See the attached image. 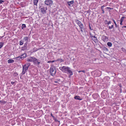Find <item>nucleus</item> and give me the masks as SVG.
<instances>
[{
  "instance_id": "nucleus-41",
  "label": "nucleus",
  "mask_w": 126,
  "mask_h": 126,
  "mask_svg": "<svg viewBox=\"0 0 126 126\" xmlns=\"http://www.w3.org/2000/svg\"><path fill=\"white\" fill-rule=\"evenodd\" d=\"M119 86L120 87V88H121V87H122V86H121V84H119Z\"/></svg>"
},
{
  "instance_id": "nucleus-1",
  "label": "nucleus",
  "mask_w": 126,
  "mask_h": 126,
  "mask_svg": "<svg viewBox=\"0 0 126 126\" xmlns=\"http://www.w3.org/2000/svg\"><path fill=\"white\" fill-rule=\"evenodd\" d=\"M59 69L64 73L69 74V78H70V76L73 74L72 72L70 70V68L68 67L64 66L60 67H59Z\"/></svg>"
},
{
  "instance_id": "nucleus-23",
  "label": "nucleus",
  "mask_w": 126,
  "mask_h": 126,
  "mask_svg": "<svg viewBox=\"0 0 126 126\" xmlns=\"http://www.w3.org/2000/svg\"><path fill=\"white\" fill-rule=\"evenodd\" d=\"M56 61H59L60 62H61L63 61V60L62 59H59L56 60Z\"/></svg>"
},
{
  "instance_id": "nucleus-11",
  "label": "nucleus",
  "mask_w": 126,
  "mask_h": 126,
  "mask_svg": "<svg viewBox=\"0 0 126 126\" xmlns=\"http://www.w3.org/2000/svg\"><path fill=\"white\" fill-rule=\"evenodd\" d=\"M74 98L76 99L81 100L82 99L79 96H76L74 97Z\"/></svg>"
},
{
  "instance_id": "nucleus-27",
  "label": "nucleus",
  "mask_w": 126,
  "mask_h": 126,
  "mask_svg": "<svg viewBox=\"0 0 126 126\" xmlns=\"http://www.w3.org/2000/svg\"><path fill=\"white\" fill-rule=\"evenodd\" d=\"M113 27V25H112L111 26H109V28L110 29H112Z\"/></svg>"
},
{
  "instance_id": "nucleus-21",
  "label": "nucleus",
  "mask_w": 126,
  "mask_h": 126,
  "mask_svg": "<svg viewBox=\"0 0 126 126\" xmlns=\"http://www.w3.org/2000/svg\"><path fill=\"white\" fill-rule=\"evenodd\" d=\"M26 26L25 24H23L22 26V29H24V28H26Z\"/></svg>"
},
{
  "instance_id": "nucleus-5",
  "label": "nucleus",
  "mask_w": 126,
  "mask_h": 126,
  "mask_svg": "<svg viewBox=\"0 0 126 126\" xmlns=\"http://www.w3.org/2000/svg\"><path fill=\"white\" fill-rule=\"evenodd\" d=\"M45 3V4L47 5H51L53 3V1L51 0H46Z\"/></svg>"
},
{
  "instance_id": "nucleus-20",
  "label": "nucleus",
  "mask_w": 126,
  "mask_h": 126,
  "mask_svg": "<svg viewBox=\"0 0 126 126\" xmlns=\"http://www.w3.org/2000/svg\"><path fill=\"white\" fill-rule=\"evenodd\" d=\"M89 29L91 30H92L93 29V28L92 27V25H91L90 24H89Z\"/></svg>"
},
{
  "instance_id": "nucleus-18",
  "label": "nucleus",
  "mask_w": 126,
  "mask_h": 126,
  "mask_svg": "<svg viewBox=\"0 0 126 126\" xmlns=\"http://www.w3.org/2000/svg\"><path fill=\"white\" fill-rule=\"evenodd\" d=\"M125 17L124 16L122 17L120 19V21L123 22L124 21V19L125 18Z\"/></svg>"
},
{
  "instance_id": "nucleus-15",
  "label": "nucleus",
  "mask_w": 126,
  "mask_h": 126,
  "mask_svg": "<svg viewBox=\"0 0 126 126\" xmlns=\"http://www.w3.org/2000/svg\"><path fill=\"white\" fill-rule=\"evenodd\" d=\"M107 45L109 47H111L112 46V44L110 42H108L107 43Z\"/></svg>"
},
{
  "instance_id": "nucleus-50",
  "label": "nucleus",
  "mask_w": 126,
  "mask_h": 126,
  "mask_svg": "<svg viewBox=\"0 0 126 126\" xmlns=\"http://www.w3.org/2000/svg\"><path fill=\"white\" fill-rule=\"evenodd\" d=\"M80 72H81V71H78V72H79V73H80Z\"/></svg>"
},
{
  "instance_id": "nucleus-32",
  "label": "nucleus",
  "mask_w": 126,
  "mask_h": 126,
  "mask_svg": "<svg viewBox=\"0 0 126 126\" xmlns=\"http://www.w3.org/2000/svg\"><path fill=\"white\" fill-rule=\"evenodd\" d=\"M81 30V32L83 33V29L84 30V28H82V29H80Z\"/></svg>"
},
{
  "instance_id": "nucleus-40",
  "label": "nucleus",
  "mask_w": 126,
  "mask_h": 126,
  "mask_svg": "<svg viewBox=\"0 0 126 126\" xmlns=\"http://www.w3.org/2000/svg\"><path fill=\"white\" fill-rule=\"evenodd\" d=\"M4 2L3 0H0V4L2 2Z\"/></svg>"
},
{
  "instance_id": "nucleus-19",
  "label": "nucleus",
  "mask_w": 126,
  "mask_h": 126,
  "mask_svg": "<svg viewBox=\"0 0 126 126\" xmlns=\"http://www.w3.org/2000/svg\"><path fill=\"white\" fill-rule=\"evenodd\" d=\"M24 65H26V66L28 68L29 66L30 65V63H27L26 64H25Z\"/></svg>"
},
{
  "instance_id": "nucleus-9",
  "label": "nucleus",
  "mask_w": 126,
  "mask_h": 126,
  "mask_svg": "<svg viewBox=\"0 0 126 126\" xmlns=\"http://www.w3.org/2000/svg\"><path fill=\"white\" fill-rule=\"evenodd\" d=\"M74 3V1L72 0L71 1L67 2V3L71 7L72 6H73V5L72 4H73Z\"/></svg>"
},
{
  "instance_id": "nucleus-54",
  "label": "nucleus",
  "mask_w": 126,
  "mask_h": 126,
  "mask_svg": "<svg viewBox=\"0 0 126 126\" xmlns=\"http://www.w3.org/2000/svg\"><path fill=\"white\" fill-rule=\"evenodd\" d=\"M3 37V36H2V37H2H2Z\"/></svg>"
},
{
  "instance_id": "nucleus-47",
  "label": "nucleus",
  "mask_w": 126,
  "mask_h": 126,
  "mask_svg": "<svg viewBox=\"0 0 126 126\" xmlns=\"http://www.w3.org/2000/svg\"><path fill=\"white\" fill-rule=\"evenodd\" d=\"M122 22L120 21V24L121 25H122Z\"/></svg>"
},
{
  "instance_id": "nucleus-2",
  "label": "nucleus",
  "mask_w": 126,
  "mask_h": 126,
  "mask_svg": "<svg viewBox=\"0 0 126 126\" xmlns=\"http://www.w3.org/2000/svg\"><path fill=\"white\" fill-rule=\"evenodd\" d=\"M56 72L55 66L53 65L51 66L50 69V73L51 75L52 76H54L56 73Z\"/></svg>"
},
{
  "instance_id": "nucleus-44",
  "label": "nucleus",
  "mask_w": 126,
  "mask_h": 126,
  "mask_svg": "<svg viewBox=\"0 0 126 126\" xmlns=\"http://www.w3.org/2000/svg\"><path fill=\"white\" fill-rule=\"evenodd\" d=\"M81 71V72H83L84 73H85V71L84 70H82V71Z\"/></svg>"
},
{
  "instance_id": "nucleus-28",
  "label": "nucleus",
  "mask_w": 126,
  "mask_h": 126,
  "mask_svg": "<svg viewBox=\"0 0 126 126\" xmlns=\"http://www.w3.org/2000/svg\"><path fill=\"white\" fill-rule=\"evenodd\" d=\"M55 61H48L47 62L48 63H52L54 62Z\"/></svg>"
},
{
  "instance_id": "nucleus-30",
  "label": "nucleus",
  "mask_w": 126,
  "mask_h": 126,
  "mask_svg": "<svg viewBox=\"0 0 126 126\" xmlns=\"http://www.w3.org/2000/svg\"><path fill=\"white\" fill-rule=\"evenodd\" d=\"M103 49L104 50H105L106 51H108V48L105 47H104Z\"/></svg>"
},
{
  "instance_id": "nucleus-45",
  "label": "nucleus",
  "mask_w": 126,
  "mask_h": 126,
  "mask_svg": "<svg viewBox=\"0 0 126 126\" xmlns=\"http://www.w3.org/2000/svg\"><path fill=\"white\" fill-rule=\"evenodd\" d=\"M102 13H104V10L103 9L102 10Z\"/></svg>"
},
{
  "instance_id": "nucleus-48",
  "label": "nucleus",
  "mask_w": 126,
  "mask_h": 126,
  "mask_svg": "<svg viewBox=\"0 0 126 126\" xmlns=\"http://www.w3.org/2000/svg\"><path fill=\"white\" fill-rule=\"evenodd\" d=\"M122 28H126V26H124L122 27Z\"/></svg>"
},
{
  "instance_id": "nucleus-29",
  "label": "nucleus",
  "mask_w": 126,
  "mask_h": 126,
  "mask_svg": "<svg viewBox=\"0 0 126 126\" xmlns=\"http://www.w3.org/2000/svg\"><path fill=\"white\" fill-rule=\"evenodd\" d=\"M28 43L27 42H26V43H25L24 46V47L25 48H27V44Z\"/></svg>"
},
{
  "instance_id": "nucleus-7",
  "label": "nucleus",
  "mask_w": 126,
  "mask_h": 126,
  "mask_svg": "<svg viewBox=\"0 0 126 126\" xmlns=\"http://www.w3.org/2000/svg\"><path fill=\"white\" fill-rule=\"evenodd\" d=\"M41 11L43 14H45L46 13V11L47 10V7H43L41 8Z\"/></svg>"
},
{
  "instance_id": "nucleus-10",
  "label": "nucleus",
  "mask_w": 126,
  "mask_h": 126,
  "mask_svg": "<svg viewBox=\"0 0 126 126\" xmlns=\"http://www.w3.org/2000/svg\"><path fill=\"white\" fill-rule=\"evenodd\" d=\"M28 39L29 37L25 36L24 37L23 40H24L26 41V42L28 43Z\"/></svg>"
},
{
  "instance_id": "nucleus-43",
  "label": "nucleus",
  "mask_w": 126,
  "mask_h": 126,
  "mask_svg": "<svg viewBox=\"0 0 126 126\" xmlns=\"http://www.w3.org/2000/svg\"><path fill=\"white\" fill-rule=\"evenodd\" d=\"M104 92H105V91H103L102 92V94H103V95H105V94H104Z\"/></svg>"
},
{
  "instance_id": "nucleus-13",
  "label": "nucleus",
  "mask_w": 126,
  "mask_h": 126,
  "mask_svg": "<svg viewBox=\"0 0 126 126\" xmlns=\"http://www.w3.org/2000/svg\"><path fill=\"white\" fill-rule=\"evenodd\" d=\"M39 0H34L33 1V3L34 5L37 6V3L38 2Z\"/></svg>"
},
{
  "instance_id": "nucleus-53",
  "label": "nucleus",
  "mask_w": 126,
  "mask_h": 126,
  "mask_svg": "<svg viewBox=\"0 0 126 126\" xmlns=\"http://www.w3.org/2000/svg\"><path fill=\"white\" fill-rule=\"evenodd\" d=\"M95 40H96V38L95 37Z\"/></svg>"
},
{
  "instance_id": "nucleus-31",
  "label": "nucleus",
  "mask_w": 126,
  "mask_h": 126,
  "mask_svg": "<svg viewBox=\"0 0 126 126\" xmlns=\"http://www.w3.org/2000/svg\"><path fill=\"white\" fill-rule=\"evenodd\" d=\"M16 59L17 60H19V59H21V58L20 57V56H19V57H16Z\"/></svg>"
},
{
  "instance_id": "nucleus-16",
  "label": "nucleus",
  "mask_w": 126,
  "mask_h": 126,
  "mask_svg": "<svg viewBox=\"0 0 126 126\" xmlns=\"http://www.w3.org/2000/svg\"><path fill=\"white\" fill-rule=\"evenodd\" d=\"M8 63H13L14 61L13 60L9 59L8 60Z\"/></svg>"
},
{
  "instance_id": "nucleus-36",
  "label": "nucleus",
  "mask_w": 126,
  "mask_h": 126,
  "mask_svg": "<svg viewBox=\"0 0 126 126\" xmlns=\"http://www.w3.org/2000/svg\"><path fill=\"white\" fill-rule=\"evenodd\" d=\"M16 82V81H15V82H13L12 81L11 82V83L13 85L14 83H15V82Z\"/></svg>"
},
{
  "instance_id": "nucleus-22",
  "label": "nucleus",
  "mask_w": 126,
  "mask_h": 126,
  "mask_svg": "<svg viewBox=\"0 0 126 126\" xmlns=\"http://www.w3.org/2000/svg\"><path fill=\"white\" fill-rule=\"evenodd\" d=\"M23 41L22 40H21L19 41V44L20 45H22L23 43Z\"/></svg>"
},
{
  "instance_id": "nucleus-39",
  "label": "nucleus",
  "mask_w": 126,
  "mask_h": 126,
  "mask_svg": "<svg viewBox=\"0 0 126 126\" xmlns=\"http://www.w3.org/2000/svg\"><path fill=\"white\" fill-rule=\"evenodd\" d=\"M107 9H110V10H111L112 9L110 7H107L106 8Z\"/></svg>"
},
{
  "instance_id": "nucleus-33",
  "label": "nucleus",
  "mask_w": 126,
  "mask_h": 126,
  "mask_svg": "<svg viewBox=\"0 0 126 126\" xmlns=\"http://www.w3.org/2000/svg\"><path fill=\"white\" fill-rule=\"evenodd\" d=\"M111 24V22L110 21H109L107 23L108 25H109V24Z\"/></svg>"
},
{
  "instance_id": "nucleus-4",
  "label": "nucleus",
  "mask_w": 126,
  "mask_h": 126,
  "mask_svg": "<svg viewBox=\"0 0 126 126\" xmlns=\"http://www.w3.org/2000/svg\"><path fill=\"white\" fill-rule=\"evenodd\" d=\"M76 22L79 27L80 29L84 28V26L83 24L79 20L77 19L76 20Z\"/></svg>"
},
{
  "instance_id": "nucleus-51",
  "label": "nucleus",
  "mask_w": 126,
  "mask_h": 126,
  "mask_svg": "<svg viewBox=\"0 0 126 126\" xmlns=\"http://www.w3.org/2000/svg\"><path fill=\"white\" fill-rule=\"evenodd\" d=\"M105 21L106 22H108V21L107 20H105Z\"/></svg>"
},
{
  "instance_id": "nucleus-49",
  "label": "nucleus",
  "mask_w": 126,
  "mask_h": 126,
  "mask_svg": "<svg viewBox=\"0 0 126 126\" xmlns=\"http://www.w3.org/2000/svg\"><path fill=\"white\" fill-rule=\"evenodd\" d=\"M0 102H1V103H3V101H0Z\"/></svg>"
},
{
  "instance_id": "nucleus-14",
  "label": "nucleus",
  "mask_w": 126,
  "mask_h": 126,
  "mask_svg": "<svg viewBox=\"0 0 126 126\" xmlns=\"http://www.w3.org/2000/svg\"><path fill=\"white\" fill-rule=\"evenodd\" d=\"M96 74H97L98 76H99L101 75V72L99 71L98 70H96Z\"/></svg>"
},
{
  "instance_id": "nucleus-46",
  "label": "nucleus",
  "mask_w": 126,
  "mask_h": 126,
  "mask_svg": "<svg viewBox=\"0 0 126 126\" xmlns=\"http://www.w3.org/2000/svg\"><path fill=\"white\" fill-rule=\"evenodd\" d=\"M120 93H121V92H122V89H121V88L120 89Z\"/></svg>"
},
{
  "instance_id": "nucleus-3",
  "label": "nucleus",
  "mask_w": 126,
  "mask_h": 126,
  "mask_svg": "<svg viewBox=\"0 0 126 126\" xmlns=\"http://www.w3.org/2000/svg\"><path fill=\"white\" fill-rule=\"evenodd\" d=\"M22 68V71L21 74V76L24 75L27 72L28 68L26 65H24L23 66Z\"/></svg>"
},
{
  "instance_id": "nucleus-24",
  "label": "nucleus",
  "mask_w": 126,
  "mask_h": 126,
  "mask_svg": "<svg viewBox=\"0 0 126 126\" xmlns=\"http://www.w3.org/2000/svg\"><path fill=\"white\" fill-rule=\"evenodd\" d=\"M112 20L115 24V27H117V24L116 22L113 19H112Z\"/></svg>"
},
{
  "instance_id": "nucleus-37",
  "label": "nucleus",
  "mask_w": 126,
  "mask_h": 126,
  "mask_svg": "<svg viewBox=\"0 0 126 126\" xmlns=\"http://www.w3.org/2000/svg\"><path fill=\"white\" fill-rule=\"evenodd\" d=\"M104 7V5H103L101 7V9L102 10L103 9Z\"/></svg>"
},
{
  "instance_id": "nucleus-42",
  "label": "nucleus",
  "mask_w": 126,
  "mask_h": 126,
  "mask_svg": "<svg viewBox=\"0 0 126 126\" xmlns=\"http://www.w3.org/2000/svg\"><path fill=\"white\" fill-rule=\"evenodd\" d=\"M51 116H52L53 118H54V117L53 116V115L52 114V113L51 114Z\"/></svg>"
},
{
  "instance_id": "nucleus-17",
  "label": "nucleus",
  "mask_w": 126,
  "mask_h": 126,
  "mask_svg": "<svg viewBox=\"0 0 126 126\" xmlns=\"http://www.w3.org/2000/svg\"><path fill=\"white\" fill-rule=\"evenodd\" d=\"M4 43L3 42L0 43V49L3 46Z\"/></svg>"
},
{
  "instance_id": "nucleus-26",
  "label": "nucleus",
  "mask_w": 126,
  "mask_h": 126,
  "mask_svg": "<svg viewBox=\"0 0 126 126\" xmlns=\"http://www.w3.org/2000/svg\"><path fill=\"white\" fill-rule=\"evenodd\" d=\"M122 51L124 52H125L126 51V50L123 47L122 48Z\"/></svg>"
},
{
  "instance_id": "nucleus-38",
  "label": "nucleus",
  "mask_w": 126,
  "mask_h": 126,
  "mask_svg": "<svg viewBox=\"0 0 126 126\" xmlns=\"http://www.w3.org/2000/svg\"><path fill=\"white\" fill-rule=\"evenodd\" d=\"M90 35H91V37H93L94 38V36H92V35L90 33Z\"/></svg>"
},
{
  "instance_id": "nucleus-6",
  "label": "nucleus",
  "mask_w": 126,
  "mask_h": 126,
  "mask_svg": "<svg viewBox=\"0 0 126 126\" xmlns=\"http://www.w3.org/2000/svg\"><path fill=\"white\" fill-rule=\"evenodd\" d=\"M31 58L33 59V61L34 63L37 64L38 65H39L40 63V62L39 61V60H38L33 57H31Z\"/></svg>"
},
{
  "instance_id": "nucleus-34",
  "label": "nucleus",
  "mask_w": 126,
  "mask_h": 126,
  "mask_svg": "<svg viewBox=\"0 0 126 126\" xmlns=\"http://www.w3.org/2000/svg\"><path fill=\"white\" fill-rule=\"evenodd\" d=\"M26 48H25L24 47H22V50H25L26 49Z\"/></svg>"
},
{
  "instance_id": "nucleus-52",
  "label": "nucleus",
  "mask_w": 126,
  "mask_h": 126,
  "mask_svg": "<svg viewBox=\"0 0 126 126\" xmlns=\"http://www.w3.org/2000/svg\"><path fill=\"white\" fill-rule=\"evenodd\" d=\"M77 30H78V31L79 32V31L78 29H77Z\"/></svg>"
},
{
  "instance_id": "nucleus-12",
  "label": "nucleus",
  "mask_w": 126,
  "mask_h": 126,
  "mask_svg": "<svg viewBox=\"0 0 126 126\" xmlns=\"http://www.w3.org/2000/svg\"><path fill=\"white\" fill-rule=\"evenodd\" d=\"M26 56V53H24L20 57L22 59V58H25Z\"/></svg>"
},
{
  "instance_id": "nucleus-8",
  "label": "nucleus",
  "mask_w": 126,
  "mask_h": 126,
  "mask_svg": "<svg viewBox=\"0 0 126 126\" xmlns=\"http://www.w3.org/2000/svg\"><path fill=\"white\" fill-rule=\"evenodd\" d=\"M102 40L105 42L108 41V38L106 36H102Z\"/></svg>"
},
{
  "instance_id": "nucleus-25",
  "label": "nucleus",
  "mask_w": 126,
  "mask_h": 126,
  "mask_svg": "<svg viewBox=\"0 0 126 126\" xmlns=\"http://www.w3.org/2000/svg\"><path fill=\"white\" fill-rule=\"evenodd\" d=\"M27 61L28 62H32V61H33V60L32 59H29L27 60Z\"/></svg>"
},
{
  "instance_id": "nucleus-35",
  "label": "nucleus",
  "mask_w": 126,
  "mask_h": 126,
  "mask_svg": "<svg viewBox=\"0 0 126 126\" xmlns=\"http://www.w3.org/2000/svg\"><path fill=\"white\" fill-rule=\"evenodd\" d=\"M14 75L15 76H16L18 75V74L16 73H14Z\"/></svg>"
}]
</instances>
